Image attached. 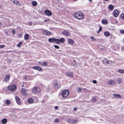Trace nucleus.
<instances>
[{"label":"nucleus","mask_w":124,"mask_h":124,"mask_svg":"<svg viewBox=\"0 0 124 124\" xmlns=\"http://www.w3.org/2000/svg\"><path fill=\"white\" fill-rule=\"evenodd\" d=\"M33 92L34 93H38L40 91V89L38 86L34 87L32 89Z\"/></svg>","instance_id":"1"},{"label":"nucleus","mask_w":124,"mask_h":124,"mask_svg":"<svg viewBox=\"0 0 124 124\" xmlns=\"http://www.w3.org/2000/svg\"><path fill=\"white\" fill-rule=\"evenodd\" d=\"M84 18V15L80 12H78V19H83Z\"/></svg>","instance_id":"2"},{"label":"nucleus","mask_w":124,"mask_h":124,"mask_svg":"<svg viewBox=\"0 0 124 124\" xmlns=\"http://www.w3.org/2000/svg\"><path fill=\"white\" fill-rule=\"evenodd\" d=\"M62 34L67 36H70V32L66 30H64L63 31H62Z\"/></svg>","instance_id":"3"},{"label":"nucleus","mask_w":124,"mask_h":124,"mask_svg":"<svg viewBox=\"0 0 124 124\" xmlns=\"http://www.w3.org/2000/svg\"><path fill=\"white\" fill-rule=\"evenodd\" d=\"M69 94L68 90H64L62 93V96L64 98L66 97Z\"/></svg>","instance_id":"4"},{"label":"nucleus","mask_w":124,"mask_h":124,"mask_svg":"<svg viewBox=\"0 0 124 124\" xmlns=\"http://www.w3.org/2000/svg\"><path fill=\"white\" fill-rule=\"evenodd\" d=\"M16 85H12L9 86L8 87V89L11 91H14L16 89Z\"/></svg>","instance_id":"5"},{"label":"nucleus","mask_w":124,"mask_h":124,"mask_svg":"<svg viewBox=\"0 0 124 124\" xmlns=\"http://www.w3.org/2000/svg\"><path fill=\"white\" fill-rule=\"evenodd\" d=\"M27 90L24 88L22 89L21 90V93L23 95H27Z\"/></svg>","instance_id":"6"},{"label":"nucleus","mask_w":124,"mask_h":124,"mask_svg":"<svg viewBox=\"0 0 124 124\" xmlns=\"http://www.w3.org/2000/svg\"><path fill=\"white\" fill-rule=\"evenodd\" d=\"M45 13L46 15L49 16H51L52 14L51 12L48 10H45Z\"/></svg>","instance_id":"7"},{"label":"nucleus","mask_w":124,"mask_h":124,"mask_svg":"<svg viewBox=\"0 0 124 124\" xmlns=\"http://www.w3.org/2000/svg\"><path fill=\"white\" fill-rule=\"evenodd\" d=\"M108 83L109 85H114L115 84V81L112 79L109 80L108 82Z\"/></svg>","instance_id":"8"},{"label":"nucleus","mask_w":124,"mask_h":124,"mask_svg":"<svg viewBox=\"0 0 124 124\" xmlns=\"http://www.w3.org/2000/svg\"><path fill=\"white\" fill-rule=\"evenodd\" d=\"M15 99L17 103L19 105H20L21 103L20 98L17 96H16Z\"/></svg>","instance_id":"9"},{"label":"nucleus","mask_w":124,"mask_h":124,"mask_svg":"<svg viewBox=\"0 0 124 124\" xmlns=\"http://www.w3.org/2000/svg\"><path fill=\"white\" fill-rule=\"evenodd\" d=\"M43 33L46 35H49L51 34V32L47 30H45L43 31Z\"/></svg>","instance_id":"10"},{"label":"nucleus","mask_w":124,"mask_h":124,"mask_svg":"<svg viewBox=\"0 0 124 124\" xmlns=\"http://www.w3.org/2000/svg\"><path fill=\"white\" fill-rule=\"evenodd\" d=\"M114 16L115 17H116L119 14V13L118 11L115 10L113 11Z\"/></svg>","instance_id":"11"},{"label":"nucleus","mask_w":124,"mask_h":124,"mask_svg":"<svg viewBox=\"0 0 124 124\" xmlns=\"http://www.w3.org/2000/svg\"><path fill=\"white\" fill-rule=\"evenodd\" d=\"M10 75L9 74H8L6 75L5 78V80L6 82H8V81L10 79Z\"/></svg>","instance_id":"12"},{"label":"nucleus","mask_w":124,"mask_h":124,"mask_svg":"<svg viewBox=\"0 0 124 124\" xmlns=\"http://www.w3.org/2000/svg\"><path fill=\"white\" fill-rule=\"evenodd\" d=\"M33 69L39 71H41L42 70V68L39 66H34L33 67Z\"/></svg>","instance_id":"13"},{"label":"nucleus","mask_w":124,"mask_h":124,"mask_svg":"<svg viewBox=\"0 0 124 124\" xmlns=\"http://www.w3.org/2000/svg\"><path fill=\"white\" fill-rule=\"evenodd\" d=\"M67 76L70 77H72L73 76V73L72 72H68L66 73Z\"/></svg>","instance_id":"14"},{"label":"nucleus","mask_w":124,"mask_h":124,"mask_svg":"<svg viewBox=\"0 0 124 124\" xmlns=\"http://www.w3.org/2000/svg\"><path fill=\"white\" fill-rule=\"evenodd\" d=\"M68 42L70 44H73L74 43V40L72 39H69L67 40Z\"/></svg>","instance_id":"15"},{"label":"nucleus","mask_w":124,"mask_h":124,"mask_svg":"<svg viewBox=\"0 0 124 124\" xmlns=\"http://www.w3.org/2000/svg\"><path fill=\"white\" fill-rule=\"evenodd\" d=\"M56 39L54 38H50L48 39V41L49 42H53L55 41Z\"/></svg>","instance_id":"16"},{"label":"nucleus","mask_w":124,"mask_h":124,"mask_svg":"<svg viewBox=\"0 0 124 124\" xmlns=\"http://www.w3.org/2000/svg\"><path fill=\"white\" fill-rule=\"evenodd\" d=\"M13 2L14 4L17 5H21V4L20 2L17 1V0H15L13 1Z\"/></svg>","instance_id":"17"},{"label":"nucleus","mask_w":124,"mask_h":124,"mask_svg":"<svg viewBox=\"0 0 124 124\" xmlns=\"http://www.w3.org/2000/svg\"><path fill=\"white\" fill-rule=\"evenodd\" d=\"M29 38V35L28 34H26L25 35L24 39L25 40H28Z\"/></svg>","instance_id":"18"},{"label":"nucleus","mask_w":124,"mask_h":124,"mask_svg":"<svg viewBox=\"0 0 124 124\" xmlns=\"http://www.w3.org/2000/svg\"><path fill=\"white\" fill-rule=\"evenodd\" d=\"M113 95L116 98H121V96L119 94H114Z\"/></svg>","instance_id":"19"},{"label":"nucleus","mask_w":124,"mask_h":124,"mask_svg":"<svg viewBox=\"0 0 124 124\" xmlns=\"http://www.w3.org/2000/svg\"><path fill=\"white\" fill-rule=\"evenodd\" d=\"M31 4L33 6L35 7L37 6V3L36 1H32Z\"/></svg>","instance_id":"20"},{"label":"nucleus","mask_w":124,"mask_h":124,"mask_svg":"<svg viewBox=\"0 0 124 124\" xmlns=\"http://www.w3.org/2000/svg\"><path fill=\"white\" fill-rule=\"evenodd\" d=\"M47 65V63L46 62H43L41 63V65L43 66H46Z\"/></svg>","instance_id":"21"},{"label":"nucleus","mask_w":124,"mask_h":124,"mask_svg":"<svg viewBox=\"0 0 124 124\" xmlns=\"http://www.w3.org/2000/svg\"><path fill=\"white\" fill-rule=\"evenodd\" d=\"M104 34L105 36H106L108 37L110 36V33L107 31H105L104 33Z\"/></svg>","instance_id":"22"},{"label":"nucleus","mask_w":124,"mask_h":124,"mask_svg":"<svg viewBox=\"0 0 124 124\" xmlns=\"http://www.w3.org/2000/svg\"><path fill=\"white\" fill-rule=\"evenodd\" d=\"M7 121V120L6 118L3 119L1 121L2 123L3 124H5L6 123Z\"/></svg>","instance_id":"23"},{"label":"nucleus","mask_w":124,"mask_h":124,"mask_svg":"<svg viewBox=\"0 0 124 124\" xmlns=\"http://www.w3.org/2000/svg\"><path fill=\"white\" fill-rule=\"evenodd\" d=\"M101 22L103 24H106L108 23V21L106 20H103L101 21Z\"/></svg>","instance_id":"24"},{"label":"nucleus","mask_w":124,"mask_h":124,"mask_svg":"<svg viewBox=\"0 0 124 124\" xmlns=\"http://www.w3.org/2000/svg\"><path fill=\"white\" fill-rule=\"evenodd\" d=\"M108 8L109 9L112 10L114 8V7L112 5H109L108 6Z\"/></svg>","instance_id":"25"},{"label":"nucleus","mask_w":124,"mask_h":124,"mask_svg":"<svg viewBox=\"0 0 124 124\" xmlns=\"http://www.w3.org/2000/svg\"><path fill=\"white\" fill-rule=\"evenodd\" d=\"M117 80L118 83L119 84H121L122 83L123 81L122 79L120 78H117Z\"/></svg>","instance_id":"26"},{"label":"nucleus","mask_w":124,"mask_h":124,"mask_svg":"<svg viewBox=\"0 0 124 124\" xmlns=\"http://www.w3.org/2000/svg\"><path fill=\"white\" fill-rule=\"evenodd\" d=\"M28 102L30 103H32L33 102V100L32 98H29L28 100Z\"/></svg>","instance_id":"27"},{"label":"nucleus","mask_w":124,"mask_h":124,"mask_svg":"<svg viewBox=\"0 0 124 124\" xmlns=\"http://www.w3.org/2000/svg\"><path fill=\"white\" fill-rule=\"evenodd\" d=\"M55 88L57 89L60 88V85H57V84L56 83L54 85Z\"/></svg>","instance_id":"28"},{"label":"nucleus","mask_w":124,"mask_h":124,"mask_svg":"<svg viewBox=\"0 0 124 124\" xmlns=\"http://www.w3.org/2000/svg\"><path fill=\"white\" fill-rule=\"evenodd\" d=\"M60 42L61 43H63L65 41V39L63 38H61L59 39Z\"/></svg>","instance_id":"29"},{"label":"nucleus","mask_w":124,"mask_h":124,"mask_svg":"<svg viewBox=\"0 0 124 124\" xmlns=\"http://www.w3.org/2000/svg\"><path fill=\"white\" fill-rule=\"evenodd\" d=\"M118 72L121 73H124V70H123L122 69H119Z\"/></svg>","instance_id":"30"},{"label":"nucleus","mask_w":124,"mask_h":124,"mask_svg":"<svg viewBox=\"0 0 124 124\" xmlns=\"http://www.w3.org/2000/svg\"><path fill=\"white\" fill-rule=\"evenodd\" d=\"M55 42L57 44H59L60 43V41L59 39H56V40H55Z\"/></svg>","instance_id":"31"},{"label":"nucleus","mask_w":124,"mask_h":124,"mask_svg":"<svg viewBox=\"0 0 124 124\" xmlns=\"http://www.w3.org/2000/svg\"><path fill=\"white\" fill-rule=\"evenodd\" d=\"M6 103L8 105H9L10 103V101L9 100H7L6 101Z\"/></svg>","instance_id":"32"},{"label":"nucleus","mask_w":124,"mask_h":124,"mask_svg":"<svg viewBox=\"0 0 124 124\" xmlns=\"http://www.w3.org/2000/svg\"><path fill=\"white\" fill-rule=\"evenodd\" d=\"M22 42H20L19 43L16 45V46L18 47H20V46L22 44Z\"/></svg>","instance_id":"33"},{"label":"nucleus","mask_w":124,"mask_h":124,"mask_svg":"<svg viewBox=\"0 0 124 124\" xmlns=\"http://www.w3.org/2000/svg\"><path fill=\"white\" fill-rule=\"evenodd\" d=\"M77 120L73 119L72 120L71 122L72 124H74L77 122Z\"/></svg>","instance_id":"34"},{"label":"nucleus","mask_w":124,"mask_h":124,"mask_svg":"<svg viewBox=\"0 0 124 124\" xmlns=\"http://www.w3.org/2000/svg\"><path fill=\"white\" fill-rule=\"evenodd\" d=\"M76 61H74L72 63V65L74 67H75L76 66Z\"/></svg>","instance_id":"35"},{"label":"nucleus","mask_w":124,"mask_h":124,"mask_svg":"<svg viewBox=\"0 0 124 124\" xmlns=\"http://www.w3.org/2000/svg\"><path fill=\"white\" fill-rule=\"evenodd\" d=\"M90 38L93 41L94 40L96 41V39L93 36H91Z\"/></svg>","instance_id":"36"},{"label":"nucleus","mask_w":124,"mask_h":124,"mask_svg":"<svg viewBox=\"0 0 124 124\" xmlns=\"http://www.w3.org/2000/svg\"><path fill=\"white\" fill-rule=\"evenodd\" d=\"M92 100L94 102L96 100V98L95 97H94L92 98Z\"/></svg>","instance_id":"37"},{"label":"nucleus","mask_w":124,"mask_h":124,"mask_svg":"<svg viewBox=\"0 0 124 124\" xmlns=\"http://www.w3.org/2000/svg\"><path fill=\"white\" fill-rule=\"evenodd\" d=\"M121 17L123 19H124V14H122L121 15Z\"/></svg>","instance_id":"38"},{"label":"nucleus","mask_w":124,"mask_h":124,"mask_svg":"<svg viewBox=\"0 0 124 124\" xmlns=\"http://www.w3.org/2000/svg\"><path fill=\"white\" fill-rule=\"evenodd\" d=\"M54 47L56 49H58L59 48V46L57 45H55L54 46Z\"/></svg>","instance_id":"39"},{"label":"nucleus","mask_w":124,"mask_h":124,"mask_svg":"<svg viewBox=\"0 0 124 124\" xmlns=\"http://www.w3.org/2000/svg\"><path fill=\"white\" fill-rule=\"evenodd\" d=\"M54 122H59V119L58 118H56L54 121Z\"/></svg>","instance_id":"40"},{"label":"nucleus","mask_w":124,"mask_h":124,"mask_svg":"<svg viewBox=\"0 0 124 124\" xmlns=\"http://www.w3.org/2000/svg\"><path fill=\"white\" fill-rule=\"evenodd\" d=\"M77 15V13L73 15L74 17L75 18H76L77 19H78V16H77L76 15Z\"/></svg>","instance_id":"41"},{"label":"nucleus","mask_w":124,"mask_h":124,"mask_svg":"<svg viewBox=\"0 0 124 124\" xmlns=\"http://www.w3.org/2000/svg\"><path fill=\"white\" fill-rule=\"evenodd\" d=\"M120 32L121 33L123 34L124 33V30H120Z\"/></svg>","instance_id":"42"},{"label":"nucleus","mask_w":124,"mask_h":124,"mask_svg":"<svg viewBox=\"0 0 124 124\" xmlns=\"http://www.w3.org/2000/svg\"><path fill=\"white\" fill-rule=\"evenodd\" d=\"M6 53H11V52H14V51H11V50H10V51H6Z\"/></svg>","instance_id":"43"},{"label":"nucleus","mask_w":124,"mask_h":124,"mask_svg":"<svg viewBox=\"0 0 124 124\" xmlns=\"http://www.w3.org/2000/svg\"><path fill=\"white\" fill-rule=\"evenodd\" d=\"M109 61H110L108 60H105L104 61L105 62H106V63L107 64H108L109 63Z\"/></svg>","instance_id":"44"},{"label":"nucleus","mask_w":124,"mask_h":124,"mask_svg":"<svg viewBox=\"0 0 124 124\" xmlns=\"http://www.w3.org/2000/svg\"><path fill=\"white\" fill-rule=\"evenodd\" d=\"M92 82L94 84H96L97 83V81L96 80H94Z\"/></svg>","instance_id":"45"},{"label":"nucleus","mask_w":124,"mask_h":124,"mask_svg":"<svg viewBox=\"0 0 124 124\" xmlns=\"http://www.w3.org/2000/svg\"><path fill=\"white\" fill-rule=\"evenodd\" d=\"M5 46L4 45H0V48H3Z\"/></svg>","instance_id":"46"},{"label":"nucleus","mask_w":124,"mask_h":124,"mask_svg":"<svg viewBox=\"0 0 124 124\" xmlns=\"http://www.w3.org/2000/svg\"><path fill=\"white\" fill-rule=\"evenodd\" d=\"M102 30V28L101 27V26L100 27L99 29L98 30L100 31H101Z\"/></svg>","instance_id":"47"},{"label":"nucleus","mask_w":124,"mask_h":124,"mask_svg":"<svg viewBox=\"0 0 124 124\" xmlns=\"http://www.w3.org/2000/svg\"><path fill=\"white\" fill-rule=\"evenodd\" d=\"M121 49L122 50V51H124V46H122L121 47Z\"/></svg>","instance_id":"48"},{"label":"nucleus","mask_w":124,"mask_h":124,"mask_svg":"<svg viewBox=\"0 0 124 124\" xmlns=\"http://www.w3.org/2000/svg\"><path fill=\"white\" fill-rule=\"evenodd\" d=\"M58 106H55L54 107L55 109H58Z\"/></svg>","instance_id":"49"},{"label":"nucleus","mask_w":124,"mask_h":124,"mask_svg":"<svg viewBox=\"0 0 124 124\" xmlns=\"http://www.w3.org/2000/svg\"><path fill=\"white\" fill-rule=\"evenodd\" d=\"M32 22H29V24L30 25H31L32 24Z\"/></svg>","instance_id":"50"},{"label":"nucleus","mask_w":124,"mask_h":124,"mask_svg":"<svg viewBox=\"0 0 124 124\" xmlns=\"http://www.w3.org/2000/svg\"><path fill=\"white\" fill-rule=\"evenodd\" d=\"M73 109L74 111H76L77 110V108H74Z\"/></svg>","instance_id":"51"},{"label":"nucleus","mask_w":124,"mask_h":124,"mask_svg":"<svg viewBox=\"0 0 124 124\" xmlns=\"http://www.w3.org/2000/svg\"><path fill=\"white\" fill-rule=\"evenodd\" d=\"M82 89L81 88H78V91H81Z\"/></svg>","instance_id":"52"},{"label":"nucleus","mask_w":124,"mask_h":124,"mask_svg":"<svg viewBox=\"0 0 124 124\" xmlns=\"http://www.w3.org/2000/svg\"><path fill=\"white\" fill-rule=\"evenodd\" d=\"M49 21V19H46V20H45L44 21L45 22H46L48 21Z\"/></svg>","instance_id":"53"},{"label":"nucleus","mask_w":124,"mask_h":124,"mask_svg":"<svg viewBox=\"0 0 124 124\" xmlns=\"http://www.w3.org/2000/svg\"><path fill=\"white\" fill-rule=\"evenodd\" d=\"M12 32L13 33V34H15V31L14 30H12Z\"/></svg>","instance_id":"54"},{"label":"nucleus","mask_w":124,"mask_h":124,"mask_svg":"<svg viewBox=\"0 0 124 124\" xmlns=\"http://www.w3.org/2000/svg\"><path fill=\"white\" fill-rule=\"evenodd\" d=\"M100 31H99L98 30V32H97V33H99Z\"/></svg>","instance_id":"55"},{"label":"nucleus","mask_w":124,"mask_h":124,"mask_svg":"<svg viewBox=\"0 0 124 124\" xmlns=\"http://www.w3.org/2000/svg\"><path fill=\"white\" fill-rule=\"evenodd\" d=\"M89 0L90 2H92V0Z\"/></svg>","instance_id":"56"},{"label":"nucleus","mask_w":124,"mask_h":124,"mask_svg":"<svg viewBox=\"0 0 124 124\" xmlns=\"http://www.w3.org/2000/svg\"><path fill=\"white\" fill-rule=\"evenodd\" d=\"M39 62V63H40V64H41V62Z\"/></svg>","instance_id":"57"},{"label":"nucleus","mask_w":124,"mask_h":124,"mask_svg":"<svg viewBox=\"0 0 124 124\" xmlns=\"http://www.w3.org/2000/svg\"><path fill=\"white\" fill-rule=\"evenodd\" d=\"M104 0L106 1H108L109 0Z\"/></svg>","instance_id":"58"},{"label":"nucleus","mask_w":124,"mask_h":124,"mask_svg":"<svg viewBox=\"0 0 124 124\" xmlns=\"http://www.w3.org/2000/svg\"><path fill=\"white\" fill-rule=\"evenodd\" d=\"M57 1H60V0H57Z\"/></svg>","instance_id":"59"},{"label":"nucleus","mask_w":124,"mask_h":124,"mask_svg":"<svg viewBox=\"0 0 124 124\" xmlns=\"http://www.w3.org/2000/svg\"><path fill=\"white\" fill-rule=\"evenodd\" d=\"M22 87H23V85H22Z\"/></svg>","instance_id":"60"},{"label":"nucleus","mask_w":124,"mask_h":124,"mask_svg":"<svg viewBox=\"0 0 124 124\" xmlns=\"http://www.w3.org/2000/svg\"><path fill=\"white\" fill-rule=\"evenodd\" d=\"M44 102V101L43 100L42 101V102Z\"/></svg>","instance_id":"61"},{"label":"nucleus","mask_w":124,"mask_h":124,"mask_svg":"<svg viewBox=\"0 0 124 124\" xmlns=\"http://www.w3.org/2000/svg\"><path fill=\"white\" fill-rule=\"evenodd\" d=\"M123 42H124V39H123Z\"/></svg>","instance_id":"62"},{"label":"nucleus","mask_w":124,"mask_h":124,"mask_svg":"<svg viewBox=\"0 0 124 124\" xmlns=\"http://www.w3.org/2000/svg\"><path fill=\"white\" fill-rule=\"evenodd\" d=\"M5 33H7V32L6 31H5Z\"/></svg>","instance_id":"63"},{"label":"nucleus","mask_w":124,"mask_h":124,"mask_svg":"<svg viewBox=\"0 0 124 124\" xmlns=\"http://www.w3.org/2000/svg\"><path fill=\"white\" fill-rule=\"evenodd\" d=\"M75 0V1H76L77 0Z\"/></svg>","instance_id":"64"}]
</instances>
